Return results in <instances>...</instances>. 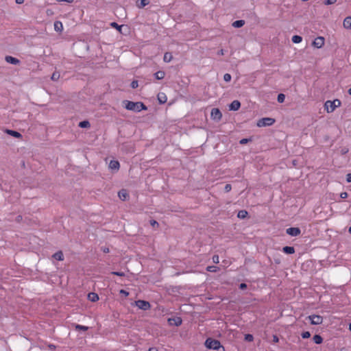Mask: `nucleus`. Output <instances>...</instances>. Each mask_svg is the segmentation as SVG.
Returning a JSON list of instances; mask_svg holds the SVG:
<instances>
[{"mask_svg": "<svg viewBox=\"0 0 351 351\" xmlns=\"http://www.w3.org/2000/svg\"><path fill=\"white\" fill-rule=\"evenodd\" d=\"M123 103L125 104L124 107L128 110L138 112L143 110H146L147 109V107L141 101L134 102L125 100Z\"/></svg>", "mask_w": 351, "mask_h": 351, "instance_id": "nucleus-1", "label": "nucleus"}, {"mask_svg": "<svg viewBox=\"0 0 351 351\" xmlns=\"http://www.w3.org/2000/svg\"><path fill=\"white\" fill-rule=\"evenodd\" d=\"M205 346L208 349H213L217 351H225V348L221 346L219 341L208 338L205 341Z\"/></svg>", "mask_w": 351, "mask_h": 351, "instance_id": "nucleus-2", "label": "nucleus"}, {"mask_svg": "<svg viewBox=\"0 0 351 351\" xmlns=\"http://www.w3.org/2000/svg\"><path fill=\"white\" fill-rule=\"evenodd\" d=\"M341 104V101L338 99H335L333 101H326L325 102L324 106L328 112H332L335 110V108L340 106Z\"/></svg>", "mask_w": 351, "mask_h": 351, "instance_id": "nucleus-3", "label": "nucleus"}, {"mask_svg": "<svg viewBox=\"0 0 351 351\" xmlns=\"http://www.w3.org/2000/svg\"><path fill=\"white\" fill-rule=\"evenodd\" d=\"M276 122L275 119L270 117H264L260 119L256 123V125L259 128L271 126Z\"/></svg>", "mask_w": 351, "mask_h": 351, "instance_id": "nucleus-4", "label": "nucleus"}, {"mask_svg": "<svg viewBox=\"0 0 351 351\" xmlns=\"http://www.w3.org/2000/svg\"><path fill=\"white\" fill-rule=\"evenodd\" d=\"M136 306L141 310L147 311L151 308V304L149 302L142 300H138L135 302Z\"/></svg>", "mask_w": 351, "mask_h": 351, "instance_id": "nucleus-5", "label": "nucleus"}, {"mask_svg": "<svg viewBox=\"0 0 351 351\" xmlns=\"http://www.w3.org/2000/svg\"><path fill=\"white\" fill-rule=\"evenodd\" d=\"M313 325H319L323 322V317L318 315H311L307 317Z\"/></svg>", "mask_w": 351, "mask_h": 351, "instance_id": "nucleus-6", "label": "nucleus"}, {"mask_svg": "<svg viewBox=\"0 0 351 351\" xmlns=\"http://www.w3.org/2000/svg\"><path fill=\"white\" fill-rule=\"evenodd\" d=\"M211 118L217 121L221 119L222 114L218 108H213L210 113Z\"/></svg>", "mask_w": 351, "mask_h": 351, "instance_id": "nucleus-7", "label": "nucleus"}, {"mask_svg": "<svg viewBox=\"0 0 351 351\" xmlns=\"http://www.w3.org/2000/svg\"><path fill=\"white\" fill-rule=\"evenodd\" d=\"M286 232L287 234H289L290 236L297 237L300 234L301 230L299 228L291 227V228H287L286 230Z\"/></svg>", "mask_w": 351, "mask_h": 351, "instance_id": "nucleus-8", "label": "nucleus"}, {"mask_svg": "<svg viewBox=\"0 0 351 351\" xmlns=\"http://www.w3.org/2000/svg\"><path fill=\"white\" fill-rule=\"evenodd\" d=\"M167 321L169 325H175L176 326H180L182 323V319L180 317L169 318Z\"/></svg>", "mask_w": 351, "mask_h": 351, "instance_id": "nucleus-9", "label": "nucleus"}, {"mask_svg": "<svg viewBox=\"0 0 351 351\" xmlns=\"http://www.w3.org/2000/svg\"><path fill=\"white\" fill-rule=\"evenodd\" d=\"M324 45V38L322 36L317 37L313 42V45L317 49L321 48Z\"/></svg>", "mask_w": 351, "mask_h": 351, "instance_id": "nucleus-10", "label": "nucleus"}, {"mask_svg": "<svg viewBox=\"0 0 351 351\" xmlns=\"http://www.w3.org/2000/svg\"><path fill=\"white\" fill-rule=\"evenodd\" d=\"M241 107V103L238 100H234L230 105H229V110H237Z\"/></svg>", "mask_w": 351, "mask_h": 351, "instance_id": "nucleus-11", "label": "nucleus"}, {"mask_svg": "<svg viewBox=\"0 0 351 351\" xmlns=\"http://www.w3.org/2000/svg\"><path fill=\"white\" fill-rule=\"evenodd\" d=\"M5 59L7 62L14 65H16L20 62V60L19 59L10 56H5Z\"/></svg>", "mask_w": 351, "mask_h": 351, "instance_id": "nucleus-12", "label": "nucleus"}, {"mask_svg": "<svg viewBox=\"0 0 351 351\" xmlns=\"http://www.w3.org/2000/svg\"><path fill=\"white\" fill-rule=\"evenodd\" d=\"M5 132L8 134H9V135H10V136H12L13 137H15V138H22V134L21 133H19V132H17V131H14V130L7 129L5 130Z\"/></svg>", "mask_w": 351, "mask_h": 351, "instance_id": "nucleus-13", "label": "nucleus"}, {"mask_svg": "<svg viewBox=\"0 0 351 351\" xmlns=\"http://www.w3.org/2000/svg\"><path fill=\"white\" fill-rule=\"evenodd\" d=\"M343 25L347 29H351V16H347L344 19Z\"/></svg>", "mask_w": 351, "mask_h": 351, "instance_id": "nucleus-14", "label": "nucleus"}, {"mask_svg": "<svg viewBox=\"0 0 351 351\" xmlns=\"http://www.w3.org/2000/svg\"><path fill=\"white\" fill-rule=\"evenodd\" d=\"M119 197L123 200L125 201L127 197H128L129 195L125 189H121L118 193Z\"/></svg>", "mask_w": 351, "mask_h": 351, "instance_id": "nucleus-15", "label": "nucleus"}, {"mask_svg": "<svg viewBox=\"0 0 351 351\" xmlns=\"http://www.w3.org/2000/svg\"><path fill=\"white\" fill-rule=\"evenodd\" d=\"M120 165L119 161L117 160H110L109 163V168L111 169L118 170L119 169Z\"/></svg>", "mask_w": 351, "mask_h": 351, "instance_id": "nucleus-16", "label": "nucleus"}, {"mask_svg": "<svg viewBox=\"0 0 351 351\" xmlns=\"http://www.w3.org/2000/svg\"><path fill=\"white\" fill-rule=\"evenodd\" d=\"M158 102L161 104H163L167 102V98L165 93H160L158 94Z\"/></svg>", "mask_w": 351, "mask_h": 351, "instance_id": "nucleus-17", "label": "nucleus"}, {"mask_svg": "<svg viewBox=\"0 0 351 351\" xmlns=\"http://www.w3.org/2000/svg\"><path fill=\"white\" fill-rule=\"evenodd\" d=\"M88 299L91 302H97L99 300V296L95 293H89L88 294Z\"/></svg>", "mask_w": 351, "mask_h": 351, "instance_id": "nucleus-18", "label": "nucleus"}, {"mask_svg": "<svg viewBox=\"0 0 351 351\" xmlns=\"http://www.w3.org/2000/svg\"><path fill=\"white\" fill-rule=\"evenodd\" d=\"M282 252L288 254H292L295 252V249L292 246H285L282 248Z\"/></svg>", "mask_w": 351, "mask_h": 351, "instance_id": "nucleus-19", "label": "nucleus"}, {"mask_svg": "<svg viewBox=\"0 0 351 351\" xmlns=\"http://www.w3.org/2000/svg\"><path fill=\"white\" fill-rule=\"evenodd\" d=\"M245 21L243 20H237L232 23V26L236 28L241 27L244 25Z\"/></svg>", "mask_w": 351, "mask_h": 351, "instance_id": "nucleus-20", "label": "nucleus"}, {"mask_svg": "<svg viewBox=\"0 0 351 351\" xmlns=\"http://www.w3.org/2000/svg\"><path fill=\"white\" fill-rule=\"evenodd\" d=\"M53 257L58 261H63L64 260V255H63V253L62 251H58V252H56L53 255Z\"/></svg>", "mask_w": 351, "mask_h": 351, "instance_id": "nucleus-21", "label": "nucleus"}, {"mask_svg": "<svg viewBox=\"0 0 351 351\" xmlns=\"http://www.w3.org/2000/svg\"><path fill=\"white\" fill-rule=\"evenodd\" d=\"M172 58H173L172 54L169 52H166L164 55L163 60L165 62H169L171 61Z\"/></svg>", "mask_w": 351, "mask_h": 351, "instance_id": "nucleus-22", "label": "nucleus"}, {"mask_svg": "<svg viewBox=\"0 0 351 351\" xmlns=\"http://www.w3.org/2000/svg\"><path fill=\"white\" fill-rule=\"evenodd\" d=\"M154 76L157 80H162L165 76V73L162 71H158L154 73Z\"/></svg>", "mask_w": 351, "mask_h": 351, "instance_id": "nucleus-23", "label": "nucleus"}, {"mask_svg": "<svg viewBox=\"0 0 351 351\" xmlns=\"http://www.w3.org/2000/svg\"><path fill=\"white\" fill-rule=\"evenodd\" d=\"M313 340L316 344H321L323 341V338L319 335H315Z\"/></svg>", "mask_w": 351, "mask_h": 351, "instance_id": "nucleus-24", "label": "nucleus"}, {"mask_svg": "<svg viewBox=\"0 0 351 351\" xmlns=\"http://www.w3.org/2000/svg\"><path fill=\"white\" fill-rule=\"evenodd\" d=\"M248 213L245 210H241L237 214V217L239 219H245Z\"/></svg>", "mask_w": 351, "mask_h": 351, "instance_id": "nucleus-25", "label": "nucleus"}, {"mask_svg": "<svg viewBox=\"0 0 351 351\" xmlns=\"http://www.w3.org/2000/svg\"><path fill=\"white\" fill-rule=\"evenodd\" d=\"M78 125L82 128H90V124L88 121H83L80 122Z\"/></svg>", "mask_w": 351, "mask_h": 351, "instance_id": "nucleus-26", "label": "nucleus"}, {"mask_svg": "<svg viewBox=\"0 0 351 351\" xmlns=\"http://www.w3.org/2000/svg\"><path fill=\"white\" fill-rule=\"evenodd\" d=\"M74 327H75V329L76 330H84V331H86L88 330V326H82V325H80V324H75L74 325Z\"/></svg>", "mask_w": 351, "mask_h": 351, "instance_id": "nucleus-27", "label": "nucleus"}, {"mask_svg": "<svg viewBox=\"0 0 351 351\" xmlns=\"http://www.w3.org/2000/svg\"><path fill=\"white\" fill-rule=\"evenodd\" d=\"M60 77V73L58 71H54L51 77V80L58 81Z\"/></svg>", "mask_w": 351, "mask_h": 351, "instance_id": "nucleus-28", "label": "nucleus"}, {"mask_svg": "<svg viewBox=\"0 0 351 351\" xmlns=\"http://www.w3.org/2000/svg\"><path fill=\"white\" fill-rule=\"evenodd\" d=\"M291 40L293 43H300L302 40V38L300 36L295 35L292 37Z\"/></svg>", "mask_w": 351, "mask_h": 351, "instance_id": "nucleus-29", "label": "nucleus"}, {"mask_svg": "<svg viewBox=\"0 0 351 351\" xmlns=\"http://www.w3.org/2000/svg\"><path fill=\"white\" fill-rule=\"evenodd\" d=\"M149 3H150L149 0H141L140 4L137 5V6L138 8H143L145 6L149 4Z\"/></svg>", "mask_w": 351, "mask_h": 351, "instance_id": "nucleus-30", "label": "nucleus"}, {"mask_svg": "<svg viewBox=\"0 0 351 351\" xmlns=\"http://www.w3.org/2000/svg\"><path fill=\"white\" fill-rule=\"evenodd\" d=\"M54 29L56 31H61L62 29V24L60 21H56L54 23Z\"/></svg>", "mask_w": 351, "mask_h": 351, "instance_id": "nucleus-31", "label": "nucleus"}, {"mask_svg": "<svg viewBox=\"0 0 351 351\" xmlns=\"http://www.w3.org/2000/svg\"><path fill=\"white\" fill-rule=\"evenodd\" d=\"M206 270L210 272H217L219 270V267L214 265H210L206 267Z\"/></svg>", "mask_w": 351, "mask_h": 351, "instance_id": "nucleus-32", "label": "nucleus"}, {"mask_svg": "<svg viewBox=\"0 0 351 351\" xmlns=\"http://www.w3.org/2000/svg\"><path fill=\"white\" fill-rule=\"evenodd\" d=\"M285 99V95L284 94H282V93L278 94V97H277V100H278V101L279 103L284 102Z\"/></svg>", "mask_w": 351, "mask_h": 351, "instance_id": "nucleus-33", "label": "nucleus"}, {"mask_svg": "<svg viewBox=\"0 0 351 351\" xmlns=\"http://www.w3.org/2000/svg\"><path fill=\"white\" fill-rule=\"evenodd\" d=\"M111 274L112 275L123 277L125 276V273L123 271H112Z\"/></svg>", "mask_w": 351, "mask_h": 351, "instance_id": "nucleus-34", "label": "nucleus"}, {"mask_svg": "<svg viewBox=\"0 0 351 351\" xmlns=\"http://www.w3.org/2000/svg\"><path fill=\"white\" fill-rule=\"evenodd\" d=\"M301 336L303 339H307L311 337V333L308 331H305L301 334Z\"/></svg>", "mask_w": 351, "mask_h": 351, "instance_id": "nucleus-35", "label": "nucleus"}, {"mask_svg": "<svg viewBox=\"0 0 351 351\" xmlns=\"http://www.w3.org/2000/svg\"><path fill=\"white\" fill-rule=\"evenodd\" d=\"M110 25L112 27H114L116 28L117 29H118L119 31H121V29L122 27V25H119L117 23L115 22H112L111 23Z\"/></svg>", "mask_w": 351, "mask_h": 351, "instance_id": "nucleus-36", "label": "nucleus"}, {"mask_svg": "<svg viewBox=\"0 0 351 351\" xmlns=\"http://www.w3.org/2000/svg\"><path fill=\"white\" fill-rule=\"evenodd\" d=\"M231 79H232V77H231L230 74H229V73L224 74V75H223L224 81L228 82L231 80Z\"/></svg>", "mask_w": 351, "mask_h": 351, "instance_id": "nucleus-37", "label": "nucleus"}, {"mask_svg": "<svg viewBox=\"0 0 351 351\" xmlns=\"http://www.w3.org/2000/svg\"><path fill=\"white\" fill-rule=\"evenodd\" d=\"M349 152V149L346 147H343L340 149V153L341 155L346 154Z\"/></svg>", "mask_w": 351, "mask_h": 351, "instance_id": "nucleus-38", "label": "nucleus"}, {"mask_svg": "<svg viewBox=\"0 0 351 351\" xmlns=\"http://www.w3.org/2000/svg\"><path fill=\"white\" fill-rule=\"evenodd\" d=\"M245 339L247 341H252L254 339V337L252 335L247 334L245 335Z\"/></svg>", "mask_w": 351, "mask_h": 351, "instance_id": "nucleus-39", "label": "nucleus"}, {"mask_svg": "<svg viewBox=\"0 0 351 351\" xmlns=\"http://www.w3.org/2000/svg\"><path fill=\"white\" fill-rule=\"evenodd\" d=\"M231 189H232L231 184H226V186L224 187L225 192L228 193V192H230L231 191Z\"/></svg>", "mask_w": 351, "mask_h": 351, "instance_id": "nucleus-40", "label": "nucleus"}, {"mask_svg": "<svg viewBox=\"0 0 351 351\" xmlns=\"http://www.w3.org/2000/svg\"><path fill=\"white\" fill-rule=\"evenodd\" d=\"M130 86L132 88H136L138 86V81H136V80L132 81Z\"/></svg>", "mask_w": 351, "mask_h": 351, "instance_id": "nucleus-41", "label": "nucleus"}, {"mask_svg": "<svg viewBox=\"0 0 351 351\" xmlns=\"http://www.w3.org/2000/svg\"><path fill=\"white\" fill-rule=\"evenodd\" d=\"M337 0H326L324 1L325 5H332L336 3Z\"/></svg>", "mask_w": 351, "mask_h": 351, "instance_id": "nucleus-42", "label": "nucleus"}, {"mask_svg": "<svg viewBox=\"0 0 351 351\" xmlns=\"http://www.w3.org/2000/svg\"><path fill=\"white\" fill-rule=\"evenodd\" d=\"M213 261L215 263H218L219 262V258L218 255H214L213 256Z\"/></svg>", "mask_w": 351, "mask_h": 351, "instance_id": "nucleus-43", "label": "nucleus"}, {"mask_svg": "<svg viewBox=\"0 0 351 351\" xmlns=\"http://www.w3.org/2000/svg\"><path fill=\"white\" fill-rule=\"evenodd\" d=\"M150 224L153 227H155V226L158 227L159 226V223L155 220H151Z\"/></svg>", "mask_w": 351, "mask_h": 351, "instance_id": "nucleus-44", "label": "nucleus"}, {"mask_svg": "<svg viewBox=\"0 0 351 351\" xmlns=\"http://www.w3.org/2000/svg\"><path fill=\"white\" fill-rule=\"evenodd\" d=\"M249 141H250V139H248V138H242L240 141V144H241V145L246 144Z\"/></svg>", "mask_w": 351, "mask_h": 351, "instance_id": "nucleus-45", "label": "nucleus"}, {"mask_svg": "<svg viewBox=\"0 0 351 351\" xmlns=\"http://www.w3.org/2000/svg\"><path fill=\"white\" fill-rule=\"evenodd\" d=\"M120 293L124 295L125 296H128L129 295V293L124 289L120 290Z\"/></svg>", "mask_w": 351, "mask_h": 351, "instance_id": "nucleus-46", "label": "nucleus"}, {"mask_svg": "<svg viewBox=\"0 0 351 351\" xmlns=\"http://www.w3.org/2000/svg\"><path fill=\"white\" fill-rule=\"evenodd\" d=\"M340 197L342 198V199H345L348 197V193L346 192H343L340 194Z\"/></svg>", "mask_w": 351, "mask_h": 351, "instance_id": "nucleus-47", "label": "nucleus"}, {"mask_svg": "<svg viewBox=\"0 0 351 351\" xmlns=\"http://www.w3.org/2000/svg\"><path fill=\"white\" fill-rule=\"evenodd\" d=\"M247 288V285L245 283H241L239 285V289L243 290Z\"/></svg>", "mask_w": 351, "mask_h": 351, "instance_id": "nucleus-48", "label": "nucleus"}, {"mask_svg": "<svg viewBox=\"0 0 351 351\" xmlns=\"http://www.w3.org/2000/svg\"><path fill=\"white\" fill-rule=\"evenodd\" d=\"M346 181L348 182H351V173H348L346 175Z\"/></svg>", "mask_w": 351, "mask_h": 351, "instance_id": "nucleus-49", "label": "nucleus"}, {"mask_svg": "<svg viewBox=\"0 0 351 351\" xmlns=\"http://www.w3.org/2000/svg\"><path fill=\"white\" fill-rule=\"evenodd\" d=\"M273 341H274V342L277 343V342H278L279 339H278V337L276 335H274Z\"/></svg>", "mask_w": 351, "mask_h": 351, "instance_id": "nucleus-50", "label": "nucleus"}, {"mask_svg": "<svg viewBox=\"0 0 351 351\" xmlns=\"http://www.w3.org/2000/svg\"><path fill=\"white\" fill-rule=\"evenodd\" d=\"M102 251L104 252V253H108L109 252V249L108 247H104L102 249Z\"/></svg>", "mask_w": 351, "mask_h": 351, "instance_id": "nucleus-51", "label": "nucleus"}, {"mask_svg": "<svg viewBox=\"0 0 351 351\" xmlns=\"http://www.w3.org/2000/svg\"><path fill=\"white\" fill-rule=\"evenodd\" d=\"M148 351H158V349L156 348L152 347L149 348Z\"/></svg>", "mask_w": 351, "mask_h": 351, "instance_id": "nucleus-52", "label": "nucleus"}, {"mask_svg": "<svg viewBox=\"0 0 351 351\" xmlns=\"http://www.w3.org/2000/svg\"><path fill=\"white\" fill-rule=\"evenodd\" d=\"M24 2V0H16L17 4H21Z\"/></svg>", "mask_w": 351, "mask_h": 351, "instance_id": "nucleus-53", "label": "nucleus"}, {"mask_svg": "<svg viewBox=\"0 0 351 351\" xmlns=\"http://www.w3.org/2000/svg\"><path fill=\"white\" fill-rule=\"evenodd\" d=\"M64 2H66V3H73L74 1V0H64Z\"/></svg>", "mask_w": 351, "mask_h": 351, "instance_id": "nucleus-54", "label": "nucleus"}, {"mask_svg": "<svg viewBox=\"0 0 351 351\" xmlns=\"http://www.w3.org/2000/svg\"><path fill=\"white\" fill-rule=\"evenodd\" d=\"M348 94L350 95H351V87L348 89Z\"/></svg>", "mask_w": 351, "mask_h": 351, "instance_id": "nucleus-55", "label": "nucleus"}, {"mask_svg": "<svg viewBox=\"0 0 351 351\" xmlns=\"http://www.w3.org/2000/svg\"><path fill=\"white\" fill-rule=\"evenodd\" d=\"M49 348H55V346H53V345H50V346H49Z\"/></svg>", "mask_w": 351, "mask_h": 351, "instance_id": "nucleus-56", "label": "nucleus"}, {"mask_svg": "<svg viewBox=\"0 0 351 351\" xmlns=\"http://www.w3.org/2000/svg\"><path fill=\"white\" fill-rule=\"evenodd\" d=\"M219 53L223 55V50L221 49Z\"/></svg>", "mask_w": 351, "mask_h": 351, "instance_id": "nucleus-57", "label": "nucleus"}, {"mask_svg": "<svg viewBox=\"0 0 351 351\" xmlns=\"http://www.w3.org/2000/svg\"><path fill=\"white\" fill-rule=\"evenodd\" d=\"M349 232L351 234V226L349 228Z\"/></svg>", "mask_w": 351, "mask_h": 351, "instance_id": "nucleus-58", "label": "nucleus"}, {"mask_svg": "<svg viewBox=\"0 0 351 351\" xmlns=\"http://www.w3.org/2000/svg\"><path fill=\"white\" fill-rule=\"evenodd\" d=\"M56 1H58V2H62V1H64V0H56Z\"/></svg>", "mask_w": 351, "mask_h": 351, "instance_id": "nucleus-59", "label": "nucleus"}, {"mask_svg": "<svg viewBox=\"0 0 351 351\" xmlns=\"http://www.w3.org/2000/svg\"><path fill=\"white\" fill-rule=\"evenodd\" d=\"M349 329H350V331H351V323L350 324Z\"/></svg>", "mask_w": 351, "mask_h": 351, "instance_id": "nucleus-60", "label": "nucleus"}]
</instances>
